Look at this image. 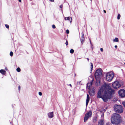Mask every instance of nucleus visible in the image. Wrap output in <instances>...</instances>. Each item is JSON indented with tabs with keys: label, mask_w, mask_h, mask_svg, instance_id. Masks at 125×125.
<instances>
[{
	"label": "nucleus",
	"mask_w": 125,
	"mask_h": 125,
	"mask_svg": "<svg viewBox=\"0 0 125 125\" xmlns=\"http://www.w3.org/2000/svg\"><path fill=\"white\" fill-rule=\"evenodd\" d=\"M104 13H106V11L105 10H104Z\"/></svg>",
	"instance_id": "obj_40"
},
{
	"label": "nucleus",
	"mask_w": 125,
	"mask_h": 125,
	"mask_svg": "<svg viewBox=\"0 0 125 125\" xmlns=\"http://www.w3.org/2000/svg\"><path fill=\"white\" fill-rule=\"evenodd\" d=\"M70 52L72 54L74 52V50L73 49H72L70 51Z\"/></svg>",
	"instance_id": "obj_18"
},
{
	"label": "nucleus",
	"mask_w": 125,
	"mask_h": 125,
	"mask_svg": "<svg viewBox=\"0 0 125 125\" xmlns=\"http://www.w3.org/2000/svg\"><path fill=\"white\" fill-rule=\"evenodd\" d=\"M123 105L125 107V102H123L122 103Z\"/></svg>",
	"instance_id": "obj_28"
},
{
	"label": "nucleus",
	"mask_w": 125,
	"mask_h": 125,
	"mask_svg": "<svg viewBox=\"0 0 125 125\" xmlns=\"http://www.w3.org/2000/svg\"><path fill=\"white\" fill-rule=\"evenodd\" d=\"M65 44H66V45L67 46V45H68V41L67 40H66V42H65Z\"/></svg>",
	"instance_id": "obj_29"
},
{
	"label": "nucleus",
	"mask_w": 125,
	"mask_h": 125,
	"mask_svg": "<svg viewBox=\"0 0 125 125\" xmlns=\"http://www.w3.org/2000/svg\"><path fill=\"white\" fill-rule=\"evenodd\" d=\"M106 125H111V124L110 123H106Z\"/></svg>",
	"instance_id": "obj_27"
},
{
	"label": "nucleus",
	"mask_w": 125,
	"mask_h": 125,
	"mask_svg": "<svg viewBox=\"0 0 125 125\" xmlns=\"http://www.w3.org/2000/svg\"><path fill=\"white\" fill-rule=\"evenodd\" d=\"M69 85L70 86L72 87V85L71 84H69Z\"/></svg>",
	"instance_id": "obj_43"
},
{
	"label": "nucleus",
	"mask_w": 125,
	"mask_h": 125,
	"mask_svg": "<svg viewBox=\"0 0 125 125\" xmlns=\"http://www.w3.org/2000/svg\"><path fill=\"white\" fill-rule=\"evenodd\" d=\"M20 89H21V86H20L19 85L18 86V90H19V91H20Z\"/></svg>",
	"instance_id": "obj_30"
},
{
	"label": "nucleus",
	"mask_w": 125,
	"mask_h": 125,
	"mask_svg": "<svg viewBox=\"0 0 125 125\" xmlns=\"http://www.w3.org/2000/svg\"><path fill=\"white\" fill-rule=\"evenodd\" d=\"M81 34L82 35V36H81V37L80 38V39L81 43L83 44L85 38L83 32H82L81 33Z\"/></svg>",
	"instance_id": "obj_9"
},
{
	"label": "nucleus",
	"mask_w": 125,
	"mask_h": 125,
	"mask_svg": "<svg viewBox=\"0 0 125 125\" xmlns=\"http://www.w3.org/2000/svg\"><path fill=\"white\" fill-rule=\"evenodd\" d=\"M104 114H102L101 115V117L102 118H103L104 117Z\"/></svg>",
	"instance_id": "obj_34"
},
{
	"label": "nucleus",
	"mask_w": 125,
	"mask_h": 125,
	"mask_svg": "<svg viewBox=\"0 0 125 125\" xmlns=\"http://www.w3.org/2000/svg\"><path fill=\"white\" fill-rule=\"evenodd\" d=\"M16 70L18 72H19L21 71V69L20 68L18 67L17 68Z\"/></svg>",
	"instance_id": "obj_19"
},
{
	"label": "nucleus",
	"mask_w": 125,
	"mask_h": 125,
	"mask_svg": "<svg viewBox=\"0 0 125 125\" xmlns=\"http://www.w3.org/2000/svg\"><path fill=\"white\" fill-rule=\"evenodd\" d=\"M87 60L88 61L89 59L88 58H87Z\"/></svg>",
	"instance_id": "obj_42"
},
{
	"label": "nucleus",
	"mask_w": 125,
	"mask_h": 125,
	"mask_svg": "<svg viewBox=\"0 0 125 125\" xmlns=\"http://www.w3.org/2000/svg\"><path fill=\"white\" fill-rule=\"evenodd\" d=\"M121 16L120 14H118L117 16V19H118L119 20L120 19Z\"/></svg>",
	"instance_id": "obj_20"
},
{
	"label": "nucleus",
	"mask_w": 125,
	"mask_h": 125,
	"mask_svg": "<svg viewBox=\"0 0 125 125\" xmlns=\"http://www.w3.org/2000/svg\"><path fill=\"white\" fill-rule=\"evenodd\" d=\"M52 28L53 29H55L56 28L55 25L54 24L52 25Z\"/></svg>",
	"instance_id": "obj_25"
},
{
	"label": "nucleus",
	"mask_w": 125,
	"mask_h": 125,
	"mask_svg": "<svg viewBox=\"0 0 125 125\" xmlns=\"http://www.w3.org/2000/svg\"><path fill=\"white\" fill-rule=\"evenodd\" d=\"M104 119L100 120L98 122V125H104Z\"/></svg>",
	"instance_id": "obj_11"
},
{
	"label": "nucleus",
	"mask_w": 125,
	"mask_h": 125,
	"mask_svg": "<svg viewBox=\"0 0 125 125\" xmlns=\"http://www.w3.org/2000/svg\"><path fill=\"white\" fill-rule=\"evenodd\" d=\"M19 2H21V0H18Z\"/></svg>",
	"instance_id": "obj_41"
},
{
	"label": "nucleus",
	"mask_w": 125,
	"mask_h": 125,
	"mask_svg": "<svg viewBox=\"0 0 125 125\" xmlns=\"http://www.w3.org/2000/svg\"><path fill=\"white\" fill-rule=\"evenodd\" d=\"M94 88H92L90 90L89 92V93L90 95L91 96H93L94 94Z\"/></svg>",
	"instance_id": "obj_10"
},
{
	"label": "nucleus",
	"mask_w": 125,
	"mask_h": 125,
	"mask_svg": "<svg viewBox=\"0 0 125 125\" xmlns=\"http://www.w3.org/2000/svg\"><path fill=\"white\" fill-rule=\"evenodd\" d=\"M87 98L90 99L89 96V95L88 94H87Z\"/></svg>",
	"instance_id": "obj_32"
},
{
	"label": "nucleus",
	"mask_w": 125,
	"mask_h": 125,
	"mask_svg": "<svg viewBox=\"0 0 125 125\" xmlns=\"http://www.w3.org/2000/svg\"><path fill=\"white\" fill-rule=\"evenodd\" d=\"M122 84L119 83L118 81H115L112 84L113 88L115 89H116L119 88L122 86Z\"/></svg>",
	"instance_id": "obj_6"
},
{
	"label": "nucleus",
	"mask_w": 125,
	"mask_h": 125,
	"mask_svg": "<svg viewBox=\"0 0 125 125\" xmlns=\"http://www.w3.org/2000/svg\"><path fill=\"white\" fill-rule=\"evenodd\" d=\"M115 93V91L108 84L105 83L98 92L97 98H102L104 102L110 100Z\"/></svg>",
	"instance_id": "obj_1"
},
{
	"label": "nucleus",
	"mask_w": 125,
	"mask_h": 125,
	"mask_svg": "<svg viewBox=\"0 0 125 125\" xmlns=\"http://www.w3.org/2000/svg\"><path fill=\"white\" fill-rule=\"evenodd\" d=\"M62 7H63L62 5H60V8L62 9Z\"/></svg>",
	"instance_id": "obj_36"
},
{
	"label": "nucleus",
	"mask_w": 125,
	"mask_h": 125,
	"mask_svg": "<svg viewBox=\"0 0 125 125\" xmlns=\"http://www.w3.org/2000/svg\"><path fill=\"white\" fill-rule=\"evenodd\" d=\"M51 2H53L54 0H49Z\"/></svg>",
	"instance_id": "obj_38"
},
{
	"label": "nucleus",
	"mask_w": 125,
	"mask_h": 125,
	"mask_svg": "<svg viewBox=\"0 0 125 125\" xmlns=\"http://www.w3.org/2000/svg\"><path fill=\"white\" fill-rule=\"evenodd\" d=\"M91 67H90L91 68V70H90V73H91L92 71V70L93 69V64L91 62Z\"/></svg>",
	"instance_id": "obj_16"
},
{
	"label": "nucleus",
	"mask_w": 125,
	"mask_h": 125,
	"mask_svg": "<svg viewBox=\"0 0 125 125\" xmlns=\"http://www.w3.org/2000/svg\"><path fill=\"white\" fill-rule=\"evenodd\" d=\"M5 72V71L4 70L1 69L0 70V73L3 74H4Z\"/></svg>",
	"instance_id": "obj_15"
},
{
	"label": "nucleus",
	"mask_w": 125,
	"mask_h": 125,
	"mask_svg": "<svg viewBox=\"0 0 125 125\" xmlns=\"http://www.w3.org/2000/svg\"><path fill=\"white\" fill-rule=\"evenodd\" d=\"M81 81H80L79 82H77V84L78 85H79L80 84V83L81 82Z\"/></svg>",
	"instance_id": "obj_35"
},
{
	"label": "nucleus",
	"mask_w": 125,
	"mask_h": 125,
	"mask_svg": "<svg viewBox=\"0 0 125 125\" xmlns=\"http://www.w3.org/2000/svg\"><path fill=\"white\" fill-rule=\"evenodd\" d=\"M92 111L91 110L89 111L85 115L84 119V122H86L89 117L92 116Z\"/></svg>",
	"instance_id": "obj_7"
},
{
	"label": "nucleus",
	"mask_w": 125,
	"mask_h": 125,
	"mask_svg": "<svg viewBox=\"0 0 125 125\" xmlns=\"http://www.w3.org/2000/svg\"><path fill=\"white\" fill-rule=\"evenodd\" d=\"M122 118L120 115L114 113L111 117V123L114 125H120L122 123Z\"/></svg>",
	"instance_id": "obj_2"
},
{
	"label": "nucleus",
	"mask_w": 125,
	"mask_h": 125,
	"mask_svg": "<svg viewBox=\"0 0 125 125\" xmlns=\"http://www.w3.org/2000/svg\"><path fill=\"white\" fill-rule=\"evenodd\" d=\"M90 44H91V40H90Z\"/></svg>",
	"instance_id": "obj_44"
},
{
	"label": "nucleus",
	"mask_w": 125,
	"mask_h": 125,
	"mask_svg": "<svg viewBox=\"0 0 125 125\" xmlns=\"http://www.w3.org/2000/svg\"><path fill=\"white\" fill-rule=\"evenodd\" d=\"M5 26L6 27V28H9V26L7 24H5Z\"/></svg>",
	"instance_id": "obj_22"
},
{
	"label": "nucleus",
	"mask_w": 125,
	"mask_h": 125,
	"mask_svg": "<svg viewBox=\"0 0 125 125\" xmlns=\"http://www.w3.org/2000/svg\"><path fill=\"white\" fill-rule=\"evenodd\" d=\"M91 1H92V0H90Z\"/></svg>",
	"instance_id": "obj_47"
},
{
	"label": "nucleus",
	"mask_w": 125,
	"mask_h": 125,
	"mask_svg": "<svg viewBox=\"0 0 125 125\" xmlns=\"http://www.w3.org/2000/svg\"><path fill=\"white\" fill-rule=\"evenodd\" d=\"M119 96L122 97H124L125 96V90L123 89L119 90L118 92Z\"/></svg>",
	"instance_id": "obj_8"
},
{
	"label": "nucleus",
	"mask_w": 125,
	"mask_h": 125,
	"mask_svg": "<svg viewBox=\"0 0 125 125\" xmlns=\"http://www.w3.org/2000/svg\"><path fill=\"white\" fill-rule=\"evenodd\" d=\"M92 82H91L90 83H87V87L88 88L89 90H90V87L92 86Z\"/></svg>",
	"instance_id": "obj_13"
},
{
	"label": "nucleus",
	"mask_w": 125,
	"mask_h": 125,
	"mask_svg": "<svg viewBox=\"0 0 125 125\" xmlns=\"http://www.w3.org/2000/svg\"><path fill=\"white\" fill-rule=\"evenodd\" d=\"M100 50L101 52H103V49L102 48H100Z\"/></svg>",
	"instance_id": "obj_31"
},
{
	"label": "nucleus",
	"mask_w": 125,
	"mask_h": 125,
	"mask_svg": "<svg viewBox=\"0 0 125 125\" xmlns=\"http://www.w3.org/2000/svg\"><path fill=\"white\" fill-rule=\"evenodd\" d=\"M88 102H86V106H87L88 105Z\"/></svg>",
	"instance_id": "obj_37"
},
{
	"label": "nucleus",
	"mask_w": 125,
	"mask_h": 125,
	"mask_svg": "<svg viewBox=\"0 0 125 125\" xmlns=\"http://www.w3.org/2000/svg\"><path fill=\"white\" fill-rule=\"evenodd\" d=\"M13 52H11L10 53V55L11 56H13Z\"/></svg>",
	"instance_id": "obj_21"
},
{
	"label": "nucleus",
	"mask_w": 125,
	"mask_h": 125,
	"mask_svg": "<svg viewBox=\"0 0 125 125\" xmlns=\"http://www.w3.org/2000/svg\"><path fill=\"white\" fill-rule=\"evenodd\" d=\"M66 32L67 34H69V31L68 30H67L66 31Z\"/></svg>",
	"instance_id": "obj_24"
},
{
	"label": "nucleus",
	"mask_w": 125,
	"mask_h": 125,
	"mask_svg": "<svg viewBox=\"0 0 125 125\" xmlns=\"http://www.w3.org/2000/svg\"><path fill=\"white\" fill-rule=\"evenodd\" d=\"M102 71L101 69H97L95 71L94 75L95 78H100L102 76Z\"/></svg>",
	"instance_id": "obj_5"
},
{
	"label": "nucleus",
	"mask_w": 125,
	"mask_h": 125,
	"mask_svg": "<svg viewBox=\"0 0 125 125\" xmlns=\"http://www.w3.org/2000/svg\"><path fill=\"white\" fill-rule=\"evenodd\" d=\"M115 111L118 113H122L123 112V109L122 106L120 105L115 104L114 106Z\"/></svg>",
	"instance_id": "obj_3"
},
{
	"label": "nucleus",
	"mask_w": 125,
	"mask_h": 125,
	"mask_svg": "<svg viewBox=\"0 0 125 125\" xmlns=\"http://www.w3.org/2000/svg\"><path fill=\"white\" fill-rule=\"evenodd\" d=\"M64 19L65 20H68L70 21V20H71L70 22V23H71L72 22V18L71 17H65Z\"/></svg>",
	"instance_id": "obj_14"
},
{
	"label": "nucleus",
	"mask_w": 125,
	"mask_h": 125,
	"mask_svg": "<svg viewBox=\"0 0 125 125\" xmlns=\"http://www.w3.org/2000/svg\"><path fill=\"white\" fill-rule=\"evenodd\" d=\"M115 47L116 48H117V46L116 45H115Z\"/></svg>",
	"instance_id": "obj_39"
},
{
	"label": "nucleus",
	"mask_w": 125,
	"mask_h": 125,
	"mask_svg": "<svg viewBox=\"0 0 125 125\" xmlns=\"http://www.w3.org/2000/svg\"><path fill=\"white\" fill-rule=\"evenodd\" d=\"M49 118H51L53 116V112L49 113L48 114Z\"/></svg>",
	"instance_id": "obj_12"
},
{
	"label": "nucleus",
	"mask_w": 125,
	"mask_h": 125,
	"mask_svg": "<svg viewBox=\"0 0 125 125\" xmlns=\"http://www.w3.org/2000/svg\"><path fill=\"white\" fill-rule=\"evenodd\" d=\"M89 100H90V99L87 98L86 99V102H87L89 103Z\"/></svg>",
	"instance_id": "obj_23"
},
{
	"label": "nucleus",
	"mask_w": 125,
	"mask_h": 125,
	"mask_svg": "<svg viewBox=\"0 0 125 125\" xmlns=\"http://www.w3.org/2000/svg\"><path fill=\"white\" fill-rule=\"evenodd\" d=\"M87 98L90 99L89 96V95L88 94H87Z\"/></svg>",
	"instance_id": "obj_33"
},
{
	"label": "nucleus",
	"mask_w": 125,
	"mask_h": 125,
	"mask_svg": "<svg viewBox=\"0 0 125 125\" xmlns=\"http://www.w3.org/2000/svg\"><path fill=\"white\" fill-rule=\"evenodd\" d=\"M118 39L117 38H116L114 40V42H118Z\"/></svg>",
	"instance_id": "obj_17"
},
{
	"label": "nucleus",
	"mask_w": 125,
	"mask_h": 125,
	"mask_svg": "<svg viewBox=\"0 0 125 125\" xmlns=\"http://www.w3.org/2000/svg\"><path fill=\"white\" fill-rule=\"evenodd\" d=\"M74 75H75V76L76 75V74L75 73H74Z\"/></svg>",
	"instance_id": "obj_46"
},
{
	"label": "nucleus",
	"mask_w": 125,
	"mask_h": 125,
	"mask_svg": "<svg viewBox=\"0 0 125 125\" xmlns=\"http://www.w3.org/2000/svg\"><path fill=\"white\" fill-rule=\"evenodd\" d=\"M114 77V73L113 71L107 73L106 74V79L109 82L112 80Z\"/></svg>",
	"instance_id": "obj_4"
},
{
	"label": "nucleus",
	"mask_w": 125,
	"mask_h": 125,
	"mask_svg": "<svg viewBox=\"0 0 125 125\" xmlns=\"http://www.w3.org/2000/svg\"><path fill=\"white\" fill-rule=\"evenodd\" d=\"M39 94L40 96H41L42 95V93L41 92H39Z\"/></svg>",
	"instance_id": "obj_26"
},
{
	"label": "nucleus",
	"mask_w": 125,
	"mask_h": 125,
	"mask_svg": "<svg viewBox=\"0 0 125 125\" xmlns=\"http://www.w3.org/2000/svg\"><path fill=\"white\" fill-rule=\"evenodd\" d=\"M5 69L6 70H7V68L6 67L5 68Z\"/></svg>",
	"instance_id": "obj_45"
}]
</instances>
